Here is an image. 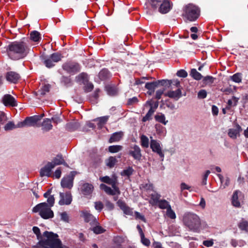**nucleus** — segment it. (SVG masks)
<instances>
[{"label": "nucleus", "mask_w": 248, "mask_h": 248, "mask_svg": "<svg viewBox=\"0 0 248 248\" xmlns=\"http://www.w3.org/2000/svg\"><path fill=\"white\" fill-rule=\"evenodd\" d=\"M241 195L242 192L240 190H237L234 191L232 197V203L233 206L237 208L241 207V204L238 198Z\"/></svg>", "instance_id": "f3484780"}, {"label": "nucleus", "mask_w": 248, "mask_h": 248, "mask_svg": "<svg viewBox=\"0 0 248 248\" xmlns=\"http://www.w3.org/2000/svg\"><path fill=\"white\" fill-rule=\"evenodd\" d=\"M181 190L183 191L184 190H188L189 191L191 192L193 191L192 187L185 183H182L180 185Z\"/></svg>", "instance_id": "69168bd1"}, {"label": "nucleus", "mask_w": 248, "mask_h": 248, "mask_svg": "<svg viewBox=\"0 0 248 248\" xmlns=\"http://www.w3.org/2000/svg\"><path fill=\"white\" fill-rule=\"evenodd\" d=\"M8 56L13 60L25 58L29 53L27 45L23 42H14L10 44L6 49Z\"/></svg>", "instance_id": "f03ea898"}, {"label": "nucleus", "mask_w": 248, "mask_h": 248, "mask_svg": "<svg viewBox=\"0 0 248 248\" xmlns=\"http://www.w3.org/2000/svg\"><path fill=\"white\" fill-rule=\"evenodd\" d=\"M158 207L162 209H168L169 207V206H170L168 202H167L166 200H159L158 203L157 204Z\"/></svg>", "instance_id": "a18cd8bd"}, {"label": "nucleus", "mask_w": 248, "mask_h": 248, "mask_svg": "<svg viewBox=\"0 0 248 248\" xmlns=\"http://www.w3.org/2000/svg\"><path fill=\"white\" fill-rule=\"evenodd\" d=\"M30 38L34 42H39L41 39V34L38 31H33L30 33Z\"/></svg>", "instance_id": "7c9ffc66"}, {"label": "nucleus", "mask_w": 248, "mask_h": 248, "mask_svg": "<svg viewBox=\"0 0 248 248\" xmlns=\"http://www.w3.org/2000/svg\"><path fill=\"white\" fill-rule=\"evenodd\" d=\"M41 119V116L35 115L31 117H27L25 119L26 126H35L37 124Z\"/></svg>", "instance_id": "2eb2a0df"}, {"label": "nucleus", "mask_w": 248, "mask_h": 248, "mask_svg": "<svg viewBox=\"0 0 248 248\" xmlns=\"http://www.w3.org/2000/svg\"><path fill=\"white\" fill-rule=\"evenodd\" d=\"M123 136L124 133L122 131L115 132L111 135L108 142L109 143L118 142L123 138Z\"/></svg>", "instance_id": "5701e85b"}, {"label": "nucleus", "mask_w": 248, "mask_h": 248, "mask_svg": "<svg viewBox=\"0 0 248 248\" xmlns=\"http://www.w3.org/2000/svg\"><path fill=\"white\" fill-rule=\"evenodd\" d=\"M183 225L189 231L199 233L202 230L201 220L196 214L191 212H185L182 216Z\"/></svg>", "instance_id": "7ed1b4c3"}, {"label": "nucleus", "mask_w": 248, "mask_h": 248, "mask_svg": "<svg viewBox=\"0 0 248 248\" xmlns=\"http://www.w3.org/2000/svg\"><path fill=\"white\" fill-rule=\"evenodd\" d=\"M49 57L55 63L61 61L62 59L63 58L62 54L59 52L53 53L51 54Z\"/></svg>", "instance_id": "c9c22d12"}, {"label": "nucleus", "mask_w": 248, "mask_h": 248, "mask_svg": "<svg viewBox=\"0 0 248 248\" xmlns=\"http://www.w3.org/2000/svg\"><path fill=\"white\" fill-rule=\"evenodd\" d=\"M148 105L150 106V108H152L154 110V111L155 112V109L157 108L158 106V102H155L153 104V102L152 100L148 101L146 102L145 106Z\"/></svg>", "instance_id": "5fc2aeb1"}, {"label": "nucleus", "mask_w": 248, "mask_h": 248, "mask_svg": "<svg viewBox=\"0 0 248 248\" xmlns=\"http://www.w3.org/2000/svg\"><path fill=\"white\" fill-rule=\"evenodd\" d=\"M140 238L141 242L143 245L146 247H148L150 246L151 243L150 241L148 238L145 237L144 234L140 236Z\"/></svg>", "instance_id": "0e129e2a"}, {"label": "nucleus", "mask_w": 248, "mask_h": 248, "mask_svg": "<svg viewBox=\"0 0 248 248\" xmlns=\"http://www.w3.org/2000/svg\"><path fill=\"white\" fill-rule=\"evenodd\" d=\"M44 64L47 68H52L55 65V63L49 57L45 59Z\"/></svg>", "instance_id": "de8ad7c7"}, {"label": "nucleus", "mask_w": 248, "mask_h": 248, "mask_svg": "<svg viewBox=\"0 0 248 248\" xmlns=\"http://www.w3.org/2000/svg\"><path fill=\"white\" fill-rule=\"evenodd\" d=\"M166 214L167 216L171 219H175L176 218V215L175 212L171 209V206H169V207L168 208L166 212Z\"/></svg>", "instance_id": "3c124183"}, {"label": "nucleus", "mask_w": 248, "mask_h": 248, "mask_svg": "<svg viewBox=\"0 0 248 248\" xmlns=\"http://www.w3.org/2000/svg\"><path fill=\"white\" fill-rule=\"evenodd\" d=\"M113 242L117 245H121L124 241V238L122 236H116L113 239Z\"/></svg>", "instance_id": "8fccbe9b"}, {"label": "nucleus", "mask_w": 248, "mask_h": 248, "mask_svg": "<svg viewBox=\"0 0 248 248\" xmlns=\"http://www.w3.org/2000/svg\"><path fill=\"white\" fill-rule=\"evenodd\" d=\"M60 200L59 204L60 205H69L72 201V196L70 192H66L65 193H60Z\"/></svg>", "instance_id": "9b49d317"}, {"label": "nucleus", "mask_w": 248, "mask_h": 248, "mask_svg": "<svg viewBox=\"0 0 248 248\" xmlns=\"http://www.w3.org/2000/svg\"><path fill=\"white\" fill-rule=\"evenodd\" d=\"M238 226L241 230L248 232V221L242 219L238 224Z\"/></svg>", "instance_id": "e433bc0d"}, {"label": "nucleus", "mask_w": 248, "mask_h": 248, "mask_svg": "<svg viewBox=\"0 0 248 248\" xmlns=\"http://www.w3.org/2000/svg\"><path fill=\"white\" fill-rule=\"evenodd\" d=\"M108 119V116L101 117L95 119L94 121H97V125L98 128H102L105 124H106Z\"/></svg>", "instance_id": "cd10ccee"}, {"label": "nucleus", "mask_w": 248, "mask_h": 248, "mask_svg": "<svg viewBox=\"0 0 248 248\" xmlns=\"http://www.w3.org/2000/svg\"><path fill=\"white\" fill-rule=\"evenodd\" d=\"M215 79V78L212 76H207L204 78L203 81L206 84H211L214 82Z\"/></svg>", "instance_id": "13d9d810"}, {"label": "nucleus", "mask_w": 248, "mask_h": 248, "mask_svg": "<svg viewBox=\"0 0 248 248\" xmlns=\"http://www.w3.org/2000/svg\"><path fill=\"white\" fill-rule=\"evenodd\" d=\"M2 102L6 107H16L17 103L15 98L9 94H5L2 98Z\"/></svg>", "instance_id": "f8f14e48"}, {"label": "nucleus", "mask_w": 248, "mask_h": 248, "mask_svg": "<svg viewBox=\"0 0 248 248\" xmlns=\"http://www.w3.org/2000/svg\"><path fill=\"white\" fill-rule=\"evenodd\" d=\"M61 184L63 188L71 189L73 186V180L66 176L62 179Z\"/></svg>", "instance_id": "4be33fe9"}, {"label": "nucleus", "mask_w": 248, "mask_h": 248, "mask_svg": "<svg viewBox=\"0 0 248 248\" xmlns=\"http://www.w3.org/2000/svg\"><path fill=\"white\" fill-rule=\"evenodd\" d=\"M4 128L5 131L12 130L16 128V125L14 124V122H9L5 125Z\"/></svg>", "instance_id": "6e6d98bb"}, {"label": "nucleus", "mask_w": 248, "mask_h": 248, "mask_svg": "<svg viewBox=\"0 0 248 248\" xmlns=\"http://www.w3.org/2000/svg\"><path fill=\"white\" fill-rule=\"evenodd\" d=\"M210 173V171L209 170H207L205 171V173L203 174V177H202V185H206L207 178Z\"/></svg>", "instance_id": "338daca9"}, {"label": "nucleus", "mask_w": 248, "mask_h": 248, "mask_svg": "<svg viewBox=\"0 0 248 248\" xmlns=\"http://www.w3.org/2000/svg\"><path fill=\"white\" fill-rule=\"evenodd\" d=\"M62 68L68 74L74 75L80 71L81 66L78 62L69 61L63 63Z\"/></svg>", "instance_id": "423d86ee"}, {"label": "nucleus", "mask_w": 248, "mask_h": 248, "mask_svg": "<svg viewBox=\"0 0 248 248\" xmlns=\"http://www.w3.org/2000/svg\"><path fill=\"white\" fill-rule=\"evenodd\" d=\"M141 187L146 191H153V185L152 183H148L142 184L141 185Z\"/></svg>", "instance_id": "603ef678"}, {"label": "nucleus", "mask_w": 248, "mask_h": 248, "mask_svg": "<svg viewBox=\"0 0 248 248\" xmlns=\"http://www.w3.org/2000/svg\"><path fill=\"white\" fill-rule=\"evenodd\" d=\"M80 127V124L78 122H71L67 124L66 129L70 131H73Z\"/></svg>", "instance_id": "c85d7f7f"}, {"label": "nucleus", "mask_w": 248, "mask_h": 248, "mask_svg": "<svg viewBox=\"0 0 248 248\" xmlns=\"http://www.w3.org/2000/svg\"><path fill=\"white\" fill-rule=\"evenodd\" d=\"M117 162V159L115 157L110 156L106 160V165L109 168H113L116 163Z\"/></svg>", "instance_id": "a19ab883"}, {"label": "nucleus", "mask_w": 248, "mask_h": 248, "mask_svg": "<svg viewBox=\"0 0 248 248\" xmlns=\"http://www.w3.org/2000/svg\"><path fill=\"white\" fill-rule=\"evenodd\" d=\"M61 82L62 84L67 87L71 86L73 84L72 81L70 77L62 76Z\"/></svg>", "instance_id": "473e14b6"}, {"label": "nucleus", "mask_w": 248, "mask_h": 248, "mask_svg": "<svg viewBox=\"0 0 248 248\" xmlns=\"http://www.w3.org/2000/svg\"><path fill=\"white\" fill-rule=\"evenodd\" d=\"M99 179L101 182L109 185L113 181L114 178H111L108 176H105L100 177Z\"/></svg>", "instance_id": "4d7b16f0"}, {"label": "nucleus", "mask_w": 248, "mask_h": 248, "mask_svg": "<svg viewBox=\"0 0 248 248\" xmlns=\"http://www.w3.org/2000/svg\"><path fill=\"white\" fill-rule=\"evenodd\" d=\"M155 127L158 134L161 136L164 135V131H165V128L164 127L161 126L160 124H156Z\"/></svg>", "instance_id": "bf43d9fd"}, {"label": "nucleus", "mask_w": 248, "mask_h": 248, "mask_svg": "<svg viewBox=\"0 0 248 248\" xmlns=\"http://www.w3.org/2000/svg\"><path fill=\"white\" fill-rule=\"evenodd\" d=\"M82 214L84 220L86 222H89L95 218L93 215L87 211L83 212Z\"/></svg>", "instance_id": "37998d69"}, {"label": "nucleus", "mask_w": 248, "mask_h": 248, "mask_svg": "<svg viewBox=\"0 0 248 248\" xmlns=\"http://www.w3.org/2000/svg\"><path fill=\"white\" fill-rule=\"evenodd\" d=\"M151 7L154 9H156L163 2V0H147Z\"/></svg>", "instance_id": "f704fd0d"}, {"label": "nucleus", "mask_w": 248, "mask_h": 248, "mask_svg": "<svg viewBox=\"0 0 248 248\" xmlns=\"http://www.w3.org/2000/svg\"><path fill=\"white\" fill-rule=\"evenodd\" d=\"M84 85L85 86L84 89L85 92L86 93L92 91L93 88V83L89 82V81Z\"/></svg>", "instance_id": "e2e57ef3"}, {"label": "nucleus", "mask_w": 248, "mask_h": 248, "mask_svg": "<svg viewBox=\"0 0 248 248\" xmlns=\"http://www.w3.org/2000/svg\"><path fill=\"white\" fill-rule=\"evenodd\" d=\"M165 96L170 98H173L176 100H178L182 96V92L180 88L177 89L176 91H168Z\"/></svg>", "instance_id": "412c9836"}, {"label": "nucleus", "mask_w": 248, "mask_h": 248, "mask_svg": "<svg viewBox=\"0 0 248 248\" xmlns=\"http://www.w3.org/2000/svg\"><path fill=\"white\" fill-rule=\"evenodd\" d=\"M231 79L236 83H240L242 81V74L237 73L231 76Z\"/></svg>", "instance_id": "09e8293b"}, {"label": "nucleus", "mask_w": 248, "mask_h": 248, "mask_svg": "<svg viewBox=\"0 0 248 248\" xmlns=\"http://www.w3.org/2000/svg\"><path fill=\"white\" fill-rule=\"evenodd\" d=\"M117 178H114L113 181L109 184V185L111 186L112 189L104 184H101L100 185V188L109 195L114 196L115 195H119L120 194V190L117 186Z\"/></svg>", "instance_id": "0eeeda50"}, {"label": "nucleus", "mask_w": 248, "mask_h": 248, "mask_svg": "<svg viewBox=\"0 0 248 248\" xmlns=\"http://www.w3.org/2000/svg\"><path fill=\"white\" fill-rule=\"evenodd\" d=\"M155 119L156 121L162 123L164 125H166L168 123V121L166 120L165 115L162 113L156 114L155 116Z\"/></svg>", "instance_id": "bb28decb"}, {"label": "nucleus", "mask_w": 248, "mask_h": 248, "mask_svg": "<svg viewBox=\"0 0 248 248\" xmlns=\"http://www.w3.org/2000/svg\"><path fill=\"white\" fill-rule=\"evenodd\" d=\"M155 112L153 108H150L148 112L146 113L145 116L142 119V122H146L152 119V116Z\"/></svg>", "instance_id": "c03bdc74"}, {"label": "nucleus", "mask_w": 248, "mask_h": 248, "mask_svg": "<svg viewBox=\"0 0 248 248\" xmlns=\"http://www.w3.org/2000/svg\"><path fill=\"white\" fill-rule=\"evenodd\" d=\"M128 154L135 160L140 161L142 157L141 150L140 147L136 144L131 146L128 151Z\"/></svg>", "instance_id": "1a4fd4ad"}, {"label": "nucleus", "mask_w": 248, "mask_h": 248, "mask_svg": "<svg viewBox=\"0 0 248 248\" xmlns=\"http://www.w3.org/2000/svg\"><path fill=\"white\" fill-rule=\"evenodd\" d=\"M33 213H38L43 219H47L53 217L54 213L51 207L46 202H42L37 204L32 209Z\"/></svg>", "instance_id": "20e7f679"}, {"label": "nucleus", "mask_w": 248, "mask_h": 248, "mask_svg": "<svg viewBox=\"0 0 248 248\" xmlns=\"http://www.w3.org/2000/svg\"><path fill=\"white\" fill-rule=\"evenodd\" d=\"M41 126L42 129L44 131L47 132L51 130L52 129L53 125L51 124V120L48 118L44 119L41 124Z\"/></svg>", "instance_id": "393cba45"}, {"label": "nucleus", "mask_w": 248, "mask_h": 248, "mask_svg": "<svg viewBox=\"0 0 248 248\" xmlns=\"http://www.w3.org/2000/svg\"><path fill=\"white\" fill-rule=\"evenodd\" d=\"M158 87L156 80L153 82H147L145 84V88L148 90H155V89Z\"/></svg>", "instance_id": "4c0bfd02"}, {"label": "nucleus", "mask_w": 248, "mask_h": 248, "mask_svg": "<svg viewBox=\"0 0 248 248\" xmlns=\"http://www.w3.org/2000/svg\"><path fill=\"white\" fill-rule=\"evenodd\" d=\"M53 168L54 166L52 165V164H51L50 162H47L44 167L41 169L40 171V176L41 177H50L51 175V170Z\"/></svg>", "instance_id": "4468645a"}, {"label": "nucleus", "mask_w": 248, "mask_h": 248, "mask_svg": "<svg viewBox=\"0 0 248 248\" xmlns=\"http://www.w3.org/2000/svg\"><path fill=\"white\" fill-rule=\"evenodd\" d=\"M161 4L159 6L158 11L162 14H166L171 9V5L170 0H163Z\"/></svg>", "instance_id": "dca6fc26"}, {"label": "nucleus", "mask_w": 248, "mask_h": 248, "mask_svg": "<svg viewBox=\"0 0 248 248\" xmlns=\"http://www.w3.org/2000/svg\"><path fill=\"white\" fill-rule=\"evenodd\" d=\"M140 143L141 146L143 148H147L149 147V140L148 138L144 135H142L140 137Z\"/></svg>", "instance_id": "c756f323"}, {"label": "nucleus", "mask_w": 248, "mask_h": 248, "mask_svg": "<svg viewBox=\"0 0 248 248\" xmlns=\"http://www.w3.org/2000/svg\"><path fill=\"white\" fill-rule=\"evenodd\" d=\"M134 171V169L132 167H128L125 169H124L121 173V174L123 176H126L129 177Z\"/></svg>", "instance_id": "72a5a7b5"}, {"label": "nucleus", "mask_w": 248, "mask_h": 248, "mask_svg": "<svg viewBox=\"0 0 248 248\" xmlns=\"http://www.w3.org/2000/svg\"><path fill=\"white\" fill-rule=\"evenodd\" d=\"M199 8L192 4H188L184 8L183 16L190 21H195L200 16Z\"/></svg>", "instance_id": "39448f33"}, {"label": "nucleus", "mask_w": 248, "mask_h": 248, "mask_svg": "<svg viewBox=\"0 0 248 248\" xmlns=\"http://www.w3.org/2000/svg\"><path fill=\"white\" fill-rule=\"evenodd\" d=\"M93 231L96 234H100L103 233L105 231V230L100 226H96L93 228Z\"/></svg>", "instance_id": "052dcab7"}, {"label": "nucleus", "mask_w": 248, "mask_h": 248, "mask_svg": "<svg viewBox=\"0 0 248 248\" xmlns=\"http://www.w3.org/2000/svg\"><path fill=\"white\" fill-rule=\"evenodd\" d=\"M111 74L108 69H102L98 74V77L101 80H105L109 78Z\"/></svg>", "instance_id": "a878e982"}, {"label": "nucleus", "mask_w": 248, "mask_h": 248, "mask_svg": "<svg viewBox=\"0 0 248 248\" xmlns=\"http://www.w3.org/2000/svg\"><path fill=\"white\" fill-rule=\"evenodd\" d=\"M156 82L157 83L158 86H159V85H161L162 86L167 87H169L171 85L172 83V80L161 79L156 80Z\"/></svg>", "instance_id": "ea45409f"}, {"label": "nucleus", "mask_w": 248, "mask_h": 248, "mask_svg": "<svg viewBox=\"0 0 248 248\" xmlns=\"http://www.w3.org/2000/svg\"><path fill=\"white\" fill-rule=\"evenodd\" d=\"M19 78V75L18 73L13 71L7 72L6 75V78L7 80L14 83H16Z\"/></svg>", "instance_id": "a211bd4d"}, {"label": "nucleus", "mask_w": 248, "mask_h": 248, "mask_svg": "<svg viewBox=\"0 0 248 248\" xmlns=\"http://www.w3.org/2000/svg\"><path fill=\"white\" fill-rule=\"evenodd\" d=\"M190 75L194 79L197 80L201 79L202 78L201 74L198 72L195 69H191Z\"/></svg>", "instance_id": "49530a36"}, {"label": "nucleus", "mask_w": 248, "mask_h": 248, "mask_svg": "<svg viewBox=\"0 0 248 248\" xmlns=\"http://www.w3.org/2000/svg\"><path fill=\"white\" fill-rule=\"evenodd\" d=\"M242 131V128L241 126L236 124L235 128H230L228 130V136L232 139H236L238 136H240V133Z\"/></svg>", "instance_id": "ddd939ff"}, {"label": "nucleus", "mask_w": 248, "mask_h": 248, "mask_svg": "<svg viewBox=\"0 0 248 248\" xmlns=\"http://www.w3.org/2000/svg\"><path fill=\"white\" fill-rule=\"evenodd\" d=\"M106 91L107 93L110 96H115L117 94L118 90L115 86H107Z\"/></svg>", "instance_id": "2f4dec72"}, {"label": "nucleus", "mask_w": 248, "mask_h": 248, "mask_svg": "<svg viewBox=\"0 0 248 248\" xmlns=\"http://www.w3.org/2000/svg\"><path fill=\"white\" fill-rule=\"evenodd\" d=\"M94 204L95 210L98 212H100L104 208V204L101 201L95 202Z\"/></svg>", "instance_id": "864d4df0"}, {"label": "nucleus", "mask_w": 248, "mask_h": 248, "mask_svg": "<svg viewBox=\"0 0 248 248\" xmlns=\"http://www.w3.org/2000/svg\"><path fill=\"white\" fill-rule=\"evenodd\" d=\"M150 145L152 151L156 153L160 157L161 160L163 161L164 158V154L162 150L160 142L155 140L151 139Z\"/></svg>", "instance_id": "6e6552de"}, {"label": "nucleus", "mask_w": 248, "mask_h": 248, "mask_svg": "<svg viewBox=\"0 0 248 248\" xmlns=\"http://www.w3.org/2000/svg\"><path fill=\"white\" fill-rule=\"evenodd\" d=\"M218 177L219 178L221 183L222 184L223 188H225L228 186L230 184V179L228 177H226L225 179L224 178L223 176L220 174H217Z\"/></svg>", "instance_id": "58836bf2"}, {"label": "nucleus", "mask_w": 248, "mask_h": 248, "mask_svg": "<svg viewBox=\"0 0 248 248\" xmlns=\"http://www.w3.org/2000/svg\"><path fill=\"white\" fill-rule=\"evenodd\" d=\"M149 197L150 199L149 201V203L152 206H155L158 203L161 195L156 191H153V193L150 194Z\"/></svg>", "instance_id": "6ab92c4d"}, {"label": "nucleus", "mask_w": 248, "mask_h": 248, "mask_svg": "<svg viewBox=\"0 0 248 248\" xmlns=\"http://www.w3.org/2000/svg\"><path fill=\"white\" fill-rule=\"evenodd\" d=\"M43 236L46 239L40 240L36 245L32 246L31 248H69L62 245L57 233L45 231L43 233Z\"/></svg>", "instance_id": "f257e3e1"}, {"label": "nucleus", "mask_w": 248, "mask_h": 248, "mask_svg": "<svg viewBox=\"0 0 248 248\" xmlns=\"http://www.w3.org/2000/svg\"><path fill=\"white\" fill-rule=\"evenodd\" d=\"M76 82L85 84L89 81V77L86 73H81L76 77Z\"/></svg>", "instance_id": "b1692460"}, {"label": "nucleus", "mask_w": 248, "mask_h": 248, "mask_svg": "<svg viewBox=\"0 0 248 248\" xmlns=\"http://www.w3.org/2000/svg\"><path fill=\"white\" fill-rule=\"evenodd\" d=\"M50 163L54 166V168L57 165L61 164H63L67 167H69L68 165L65 162L64 159L62 155H58Z\"/></svg>", "instance_id": "aec40b11"}, {"label": "nucleus", "mask_w": 248, "mask_h": 248, "mask_svg": "<svg viewBox=\"0 0 248 248\" xmlns=\"http://www.w3.org/2000/svg\"><path fill=\"white\" fill-rule=\"evenodd\" d=\"M122 149V146L119 145H116L109 146L108 150L109 152L111 153H115L121 151Z\"/></svg>", "instance_id": "79ce46f5"}, {"label": "nucleus", "mask_w": 248, "mask_h": 248, "mask_svg": "<svg viewBox=\"0 0 248 248\" xmlns=\"http://www.w3.org/2000/svg\"><path fill=\"white\" fill-rule=\"evenodd\" d=\"M135 217L136 219H140L143 221L144 222H146V220L144 216V215L141 214L140 213L135 211L134 212Z\"/></svg>", "instance_id": "680f3d73"}, {"label": "nucleus", "mask_w": 248, "mask_h": 248, "mask_svg": "<svg viewBox=\"0 0 248 248\" xmlns=\"http://www.w3.org/2000/svg\"><path fill=\"white\" fill-rule=\"evenodd\" d=\"M176 75L178 77L185 78L187 76V73L185 70L181 69L177 72Z\"/></svg>", "instance_id": "774afa93"}, {"label": "nucleus", "mask_w": 248, "mask_h": 248, "mask_svg": "<svg viewBox=\"0 0 248 248\" xmlns=\"http://www.w3.org/2000/svg\"><path fill=\"white\" fill-rule=\"evenodd\" d=\"M94 189V187L92 184L88 183H83L80 186L81 193L85 196H91Z\"/></svg>", "instance_id": "9d476101"}]
</instances>
